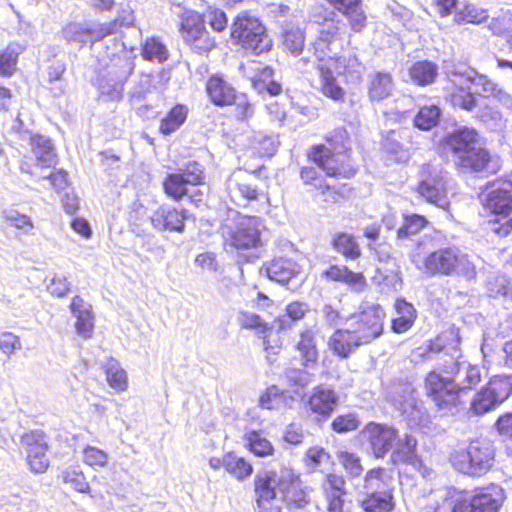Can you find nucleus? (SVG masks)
<instances>
[{
	"mask_svg": "<svg viewBox=\"0 0 512 512\" xmlns=\"http://www.w3.org/2000/svg\"><path fill=\"white\" fill-rule=\"evenodd\" d=\"M478 366L453 360L443 365V371H430L424 380L426 396L442 415H455L464 410L469 392L481 382Z\"/></svg>",
	"mask_w": 512,
	"mask_h": 512,
	"instance_id": "nucleus-1",
	"label": "nucleus"
},
{
	"mask_svg": "<svg viewBox=\"0 0 512 512\" xmlns=\"http://www.w3.org/2000/svg\"><path fill=\"white\" fill-rule=\"evenodd\" d=\"M428 276H463L473 279L476 275L475 266L456 246H438L429 256H426L424 266L420 270Z\"/></svg>",
	"mask_w": 512,
	"mask_h": 512,
	"instance_id": "nucleus-2",
	"label": "nucleus"
},
{
	"mask_svg": "<svg viewBox=\"0 0 512 512\" xmlns=\"http://www.w3.org/2000/svg\"><path fill=\"white\" fill-rule=\"evenodd\" d=\"M450 461L457 471L469 476L480 477L494 465L495 449L489 440L475 439L470 441L467 448L452 453Z\"/></svg>",
	"mask_w": 512,
	"mask_h": 512,
	"instance_id": "nucleus-3",
	"label": "nucleus"
},
{
	"mask_svg": "<svg viewBox=\"0 0 512 512\" xmlns=\"http://www.w3.org/2000/svg\"><path fill=\"white\" fill-rule=\"evenodd\" d=\"M231 37L245 50L259 55L272 47V40L260 20L246 12L240 13L231 27Z\"/></svg>",
	"mask_w": 512,
	"mask_h": 512,
	"instance_id": "nucleus-4",
	"label": "nucleus"
},
{
	"mask_svg": "<svg viewBox=\"0 0 512 512\" xmlns=\"http://www.w3.org/2000/svg\"><path fill=\"white\" fill-rule=\"evenodd\" d=\"M413 385L404 380H395L386 390V398L409 421L411 425L428 422V411L424 403L417 399Z\"/></svg>",
	"mask_w": 512,
	"mask_h": 512,
	"instance_id": "nucleus-5",
	"label": "nucleus"
},
{
	"mask_svg": "<svg viewBox=\"0 0 512 512\" xmlns=\"http://www.w3.org/2000/svg\"><path fill=\"white\" fill-rule=\"evenodd\" d=\"M487 206L492 212L491 231L501 237L507 236L512 230V172L490 192Z\"/></svg>",
	"mask_w": 512,
	"mask_h": 512,
	"instance_id": "nucleus-6",
	"label": "nucleus"
},
{
	"mask_svg": "<svg viewBox=\"0 0 512 512\" xmlns=\"http://www.w3.org/2000/svg\"><path fill=\"white\" fill-rule=\"evenodd\" d=\"M263 229L264 225L260 218L241 216L233 225H225L222 228V235L226 246L237 251H245L256 249L262 245Z\"/></svg>",
	"mask_w": 512,
	"mask_h": 512,
	"instance_id": "nucleus-7",
	"label": "nucleus"
},
{
	"mask_svg": "<svg viewBox=\"0 0 512 512\" xmlns=\"http://www.w3.org/2000/svg\"><path fill=\"white\" fill-rule=\"evenodd\" d=\"M512 394V375H497L477 392L470 403L475 415H483L506 401Z\"/></svg>",
	"mask_w": 512,
	"mask_h": 512,
	"instance_id": "nucleus-8",
	"label": "nucleus"
},
{
	"mask_svg": "<svg viewBox=\"0 0 512 512\" xmlns=\"http://www.w3.org/2000/svg\"><path fill=\"white\" fill-rule=\"evenodd\" d=\"M418 192L428 202L446 209L449 206L447 197V173L439 165L427 163L419 171Z\"/></svg>",
	"mask_w": 512,
	"mask_h": 512,
	"instance_id": "nucleus-9",
	"label": "nucleus"
},
{
	"mask_svg": "<svg viewBox=\"0 0 512 512\" xmlns=\"http://www.w3.org/2000/svg\"><path fill=\"white\" fill-rule=\"evenodd\" d=\"M298 477L289 467L281 466L278 470L258 472L255 476V493L257 503L260 506L262 501L269 502L276 498L277 493L282 496L293 487V482Z\"/></svg>",
	"mask_w": 512,
	"mask_h": 512,
	"instance_id": "nucleus-10",
	"label": "nucleus"
},
{
	"mask_svg": "<svg viewBox=\"0 0 512 512\" xmlns=\"http://www.w3.org/2000/svg\"><path fill=\"white\" fill-rule=\"evenodd\" d=\"M308 156L327 176L349 179L356 173L347 153L332 152L325 145L312 147Z\"/></svg>",
	"mask_w": 512,
	"mask_h": 512,
	"instance_id": "nucleus-11",
	"label": "nucleus"
},
{
	"mask_svg": "<svg viewBox=\"0 0 512 512\" xmlns=\"http://www.w3.org/2000/svg\"><path fill=\"white\" fill-rule=\"evenodd\" d=\"M505 499L498 485L477 488L470 497L457 501L452 512H498Z\"/></svg>",
	"mask_w": 512,
	"mask_h": 512,
	"instance_id": "nucleus-12",
	"label": "nucleus"
},
{
	"mask_svg": "<svg viewBox=\"0 0 512 512\" xmlns=\"http://www.w3.org/2000/svg\"><path fill=\"white\" fill-rule=\"evenodd\" d=\"M180 32L184 42L194 53L203 55L216 46L214 38L210 36L200 15L192 11L182 19Z\"/></svg>",
	"mask_w": 512,
	"mask_h": 512,
	"instance_id": "nucleus-13",
	"label": "nucleus"
},
{
	"mask_svg": "<svg viewBox=\"0 0 512 512\" xmlns=\"http://www.w3.org/2000/svg\"><path fill=\"white\" fill-rule=\"evenodd\" d=\"M384 317L385 312L380 305H366L358 315L352 317L350 328L366 344L381 335Z\"/></svg>",
	"mask_w": 512,
	"mask_h": 512,
	"instance_id": "nucleus-14",
	"label": "nucleus"
},
{
	"mask_svg": "<svg viewBox=\"0 0 512 512\" xmlns=\"http://www.w3.org/2000/svg\"><path fill=\"white\" fill-rule=\"evenodd\" d=\"M474 77H476V71L462 65L455 66L448 72L449 81L456 88V91L450 95L453 106L467 111H472L476 107L475 96L469 92Z\"/></svg>",
	"mask_w": 512,
	"mask_h": 512,
	"instance_id": "nucleus-15",
	"label": "nucleus"
},
{
	"mask_svg": "<svg viewBox=\"0 0 512 512\" xmlns=\"http://www.w3.org/2000/svg\"><path fill=\"white\" fill-rule=\"evenodd\" d=\"M455 165L464 172L488 176L497 173L501 168V160L497 155L481 146H477L469 153L455 158Z\"/></svg>",
	"mask_w": 512,
	"mask_h": 512,
	"instance_id": "nucleus-16",
	"label": "nucleus"
},
{
	"mask_svg": "<svg viewBox=\"0 0 512 512\" xmlns=\"http://www.w3.org/2000/svg\"><path fill=\"white\" fill-rule=\"evenodd\" d=\"M21 444L25 447L30 469L35 473H43L49 467L47 457V436L41 430H33L24 434Z\"/></svg>",
	"mask_w": 512,
	"mask_h": 512,
	"instance_id": "nucleus-17",
	"label": "nucleus"
},
{
	"mask_svg": "<svg viewBox=\"0 0 512 512\" xmlns=\"http://www.w3.org/2000/svg\"><path fill=\"white\" fill-rule=\"evenodd\" d=\"M339 27L332 19H325L324 24L319 29V35L314 42L311 43V49L314 56L320 62H326L325 66H330L336 52L333 50Z\"/></svg>",
	"mask_w": 512,
	"mask_h": 512,
	"instance_id": "nucleus-18",
	"label": "nucleus"
},
{
	"mask_svg": "<svg viewBox=\"0 0 512 512\" xmlns=\"http://www.w3.org/2000/svg\"><path fill=\"white\" fill-rule=\"evenodd\" d=\"M253 177L245 171L233 172L226 181V190L233 202L238 205L256 200L258 197L257 186L253 184Z\"/></svg>",
	"mask_w": 512,
	"mask_h": 512,
	"instance_id": "nucleus-19",
	"label": "nucleus"
},
{
	"mask_svg": "<svg viewBox=\"0 0 512 512\" xmlns=\"http://www.w3.org/2000/svg\"><path fill=\"white\" fill-rule=\"evenodd\" d=\"M364 435L377 458L384 457L393 449L397 439V431L393 427L376 423L368 424Z\"/></svg>",
	"mask_w": 512,
	"mask_h": 512,
	"instance_id": "nucleus-20",
	"label": "nucleus"
},
{
	"mask_svg": "<svg viewBox=\"0 0 512 512\" xmlns=\"http://www.w3.org/2000/svg\"><path fill=\"white\" fill-rule=\"evenodd\" d=\"M152 226L160 232H183L184 221L187 219V211L178 210L170 205H162L151 215Z\"/></svg>",
	"mask_w": 512,
	"mask_h": 512,
	"instance_id": "nucleus-21",
	"label": "nucleus"
},
{
	"mask_svg": "<svg viewBox=\"0 0 512 512\" xmlns=\"http://www.w3.org/2000/svg\"><path fill=\"white\" fill-rule=\"evenodd\" d=\"M445 146L455 158L469 153L481 144V136L478 131L470 127H460L449 133L444 140Z\"/></svg>",
	"mask_w": 512,
	"mask_h": 512,
	"instance_id": "nucleus-22",
	"label": "nucleus"
},
{
	"mask_svg": "<svg viewBox=\"0 0 512 512\" xmlns=\"http://www.w3.org/2000/svg\"><path fill=\"white\" fill-rule=\"evenodd\" d=\"M338 395L333 389L319 385L312 389L307 407L315 415L317 421L327 419L338 405Z\"/></svg>",
	"mask_w": 512,
	"mask_h": 512,
	"instance_id": "nucleus-23",
	"label": "nucleus"
},
{
	"mask_svg": "<svg viewBox=\"0 0 512 512\" xmlns=\"http://www.w3.org/2000/svg\"><path fill=\"white\" fill-rule=\"evenodd\" d=\"M114 48L111 53L107 52V57L110 59V62L105 64V68L109 70L110 74H117L118 83L125 84L129 76L132 74L135 63L133 59L123 53L126 49L125 44L117 39H114Z\"/></svg>",
	"mask_w": 512,
	"mask_h": 512,
	"instance_id": "nucleus-24",
	"label": "nucleus"
},
{
	"mask_svg": "<svg viewBox=\"0 0 512 512\" xmlns=\"http://www.w3.org/2000/svg\"><path fill=\"white\" fill-rule=\"evenodd\" d=\"M369 248L375 252L378 261L387 266L384 275V281L388 282L395 290L401 287L402 280L399 272V265L394 256L393 248L388 243H378L376 245L368 244Z\"/></svg>",
	"mask_w": 512,
	"mask_h": 512,
	"instance_id": "nucleus-25",
	"label": "nucleus"
},
{
	"mask_svg": "<svg viewBox=\"0 0 512 512\" xmlns=\"http://www.w3.org/2000/svg\"><path fill=\"white\" fill-rule=\"evenodd\" d=\"M394 81L388 72H372L367 77L368 97L372 102H380L392 95Z\"/></svg>",
	"mask_w": 512,
	"mask_h": 512,
	"instance_id": "nucleus-26",
	"label": "nucleus"
},
{
	"mask_svg": "<svg viewBox=\"0 0 512 512\" xmlns=\"http://www.w3.org/2000/svg\"><path fill=\"white\" fill-rule=\"evenodd\" d=\"M301 267L289 258H277L272 260L267 268L268 277L282 285L288 284L300 274Z\"/></svg>",
	"mask_w": 512,
	"mask_h": 512,
	"instance_id": "nucleus-27",
	"label": "nucleus"
},
{
	"mask_svg": "<svg viewBox=\"0 0 512 512\" xmlns=\"http://www.w3.org/2000/svg\"><path fill=\"white\" fill-rule=\"evenodd\" d=\"M442 237L439 232L434 231L419 238L409 252L410 261L420 271L426 261V256L434 252L441 245Z\"/></svg>",
	"mask_w": 512,
	"mask_h": 512,
	"instance_id": "nucleus-28",
	"label": "nucleus"
},
{
	"mask_svg": "<svg viewBox=\"0 0 512 512\" xmlns=\"http://www.w3.org/2000/svg\"><path fill=\"white\" fill-rule=\"evenodd\" d=\"M29 145L34 155L35 166L50 168L57 162V155L51 140L42 135L30 136Z\"/></svg>",
	"mask_w": 512,
	"mask_h": 512,
	"instance_id": "nucleus-29",
	"label": "nucleus"
},
{
	"mask_svg": "<svg viewBox=\"0 0 512 512\" xmlns=\"http://www.w3.org/2000/svg\"><path fill=\"white\" fill-rule=\"evenodd\" d=\"M70 308L76 318L75 327L78 335L83 338H90L94 328V317L92 315L91 306L80 296H75L72 299Z\"/></svg>",
	"mask_w": 512,
	"mask_h": 512,
	"instance_id": "nucleus-30",
	"label": "nucleus"
},
{
	"mask_svg": "<svg viewBox=\"0 0 512 512\" xmlns=\"http://www.w3.org/2000/svg\"><path fill=\"white\" fill-rule=\"evenodd\" d=\"M362 344L364 343L350 327L335 331L329 340L330 349L341 358H347L356 347Z\"/></svg>",
	"mask_w": 512,
	"mask_h": 512,
	"instance_id": "nucleus-31",
	"label": "nucleus"
},
{
	"mask_svg": "<svg viewBox=\"0 0 512 512\" xmlns=\"http://www.w3.org/2000/svg\"><path fill=\"white\" fill-rule=\"evenodd\" d=\"M211 101L217 106L231 105L236 100L235 89L219 76H212L206 84Z\"/></svg>",
	"mask_w": 512,
	"mask_h": 512,
	"instance_id": "nucleus-32",
	"label": "nucleus"
},
{
	"mask_svg": "<svg viewBox=\"0 0 512 512\" xmlns=\"http://www.w3.org/2000/svg\"><path fill=\"white\" fill-rule=\"evenodd\" d=\"M328 280L341 282L360 292L366 286V280L362 273H355L347 266L332 265L322 273Z\"/></svg>",
	"mask_w": 512,
	"mask_h": 512,
	"instance_id": "nucleus-33",
	"label": "nucleus"
},
{
	"mask_svg": "<svg viewBox=\"0 0 512 512\" xmlns=\"http://www.w3.org/2000/svg\"><path fill=\"white\" fill-rule=\"evenodd\" d=\"M358 503L364 512H392L395 508L392 492L360 494Z\"/></svg>",
	"mask_w": 512,
	"mask_h": 512,
	"instance_id": "nucleus-34",
	"label": "nucleus"
},
{
	"mask_svg": "<svg viewBox=\"0 0 512 512\" xmlns=\"http://www.w3.org/2000/svg\"><path fill=\"white\" fill-rule=\"evenodd\" d=\"M379 492H392L391 477H389L386 469L373 468L369 470L365 477L360 494H375Z\"/></svg>",
	"mask_w": 512,
	"mask_h": 512,
	"instance_id": "nucleus-35",
	"label": "nucleus"
},
{
	"mask_svg": "<svg viewBox=\"0 0 512 512\" xmlns=\"http://www.w3.org/2000/svg\"><path fill=\"white\" fill-rule=\"evenodd\" d=\"M337 10L345 14L351 28L360 32L366 24V16L360 5V0H328Z\"/></svg>",
	"mask_w": 512,
	"mask_h": 512,
	"instance_id": "nucleus-36",
	"label": "nucleus"
},
{
	"mask_svg": "<svg viewBox=\"0 0 512 512\" xmlns=\"http://www.w3.org/2000/svg\"><path fill=\"white\" fill-rule=\"evenodd\" d=\"M394 307L397 316L392 321V328L396 333L406 332L415 321L416 310L411 303L404 299H397Z\"/></svg>",
	"mask_w": 512,
	"mask_h": 512,
	"instance_id": "nucleus-37",
	"label": "nucleus"
},
{
	"mask_svg": "<svg viewBox=\"0 0 512 512\" xmlns=\"http://www.w3.org/2000/svg\"><path fill=\"white\" fill-rule=\"evenodd\" d=\"M296 348L299 352L300 360L305 367H312L317 363L318 349L315 334L312 330L308 329L301 333Z\"/></svg>",
	"mask_w": 512,
	"mask_h": 512,
	"instance_id": "nucleus-38",
	"label": "nucleus"
},
{
	"mask_svg": "<svg viewBox=\"0 0 512 512\" xmlns=\"http://www.w3.org/2000/svg\"><path fill=\"white\" fill-rule=\"evenodd\" d=\"M331 244L333 249L347 259L356 260L361 256V249L352 234L337 232L333 235Z\"/></svg>",
	"mask_w": 512,
	"mask_h": 512,
	"instance_id": "nucleus-39",
	"label": "nucleus"
},
{
	"mask_svg": "<svg viewBox=\"0 0 512 512\" xmlns=\"http://www.w3.org/2000/svg\"><path fill=\"white\" fill-rule=\"evenodd\" d=\"M409 75L411 80L419 86L430 85L438 75V67L431 61H418L410 67Z\"/></svg>",
	"mask_w": 512,
	"mask_h": 512,
	"instance_id": "nucleus-40",
	"label": "nucleus"
},
{
	"mask_svg": "<svg viewBox=\"0 0 512 512\" xmlns=\"http://www.w3.org/2000/svg\"><path fill=\"white\" fill-rule=\"evenodd\" d=\"M417 440L408 434L403 438L397 434V439L393 447L392 459L394 463L397 462H412L416 456Z\"/></svg>",
	"mask_w": 512,
	"mask_h": 512,
	"instance_id": "nucleus-41",
	"label": "nucleus"
},
{
	"mask_svg": "<svg viewBox=\"0 0 512 512\" xmlns=\"http://www.w3.org/2000/svg\"><path fill=\"white\" fill-rule=\"evenodd\" d=\"M330 66L318 65V70L321 79L322 92L325 96L335 100L341 101L344 99V90L336 83L333 72Z\"/></svg>",
	"mask_w": 512,
	"mask_h": 512,
	"instance_id": "nucleus-42",
	"label": "nucleus"
},
{
	"mask_svg": "<svg viewBox=\"0 0 512 512\" xmlns=\"http://www.w3.org/2000/svg\"><path fill=\"white\" fill-rule=\"evenodd\" d=\"M428 225V220L419 214L403 215V222L397 229V240L402 241L418 234Z\"/></svg>",
	"mask_w": 512,
	"mask_h": 512,
	"instance_id": "nucleus-43",
	"label": "nucleus"
},
{
	"mask_svg": "<svg viewBox=\"0 0 512 512\" xmlns=\"http://www.w3.org/2000/svg\"><path fill=\"white\" fill-rule=\"evenodd\" d=\"M188 109L184 105L173 107L165 118L162 119L159 130L164 135L175 132L186 121Z\"/></svg>",
	"mask_w": 512,
	"mask_h": 512,
	"instance_id": "nucleus-44",
	"label": "nucleus"
},
{
	"mask_svg": "<svg viewBox=\"0 0 512 512\" xmlns=\"http://www.w3.org/2000/svg\"><path fill=\"white\" fill-rule=\"evenodd\" d=\"M223 467L238 480L249 477L253 472L252 465L234 453H228L224 456Z\"/></svg>",
	"mask_w": 512,
	"mask_h": 512,
	"instance_id": "nucleus-45",
	"label": "nucleus"
},
{
	"mask_svg": "<svg viewBox=\"0 0 512 512\" xmlns=\"http://www.w3.org/2000/svg\"><path fill=\"white\" fill-rule=\"evenodd\" d=\"M283 47L294 56L302 53L305 45V35L300 27L286 26L283 33Z\"/></svg>",
	"mask_w": 512,
	"mask_h": 512,
	"instance_id": "nucleus-46",
	"label": "nucleus"
},
{
	"mask_svg": "<svg viewBox=\"0 0 512 512\" xmlns=\"http://www.w3.org/2000/svg\"><path fill=\"white\" fill-rule=\"evenodd\" d=\"M441 110L436 105L424 106L414 117V125L420 130L428 131L438 125Z\"/></svg>",
	"mask_w": 512,
	"mask_h": 512,
	"instance_id": "nucleus-47",
	"label": "nucleus"
},
{
	"mask_svg": "<svg viewBox=\"0 0 512 512\" xmlns=\"http://www.w3.org/2000/svg\"><path fill=\"white\" fill-rule=\"evenodd\" d=\"M62 37L68 43H76L80 46L91 42L90 27L80 23H69L62 29Z\"/></svg>",
	"mask_w": 512,
	"mask_h": 512,
	"instance_id": "nucleus-48",
	"label": "nucleus"
},
{
	"mask_svg": "<svg viewBox=\"0 0 512 512\" xmlns=\"http://www.w3.org/2000/svg\"><path fill=\"white\" fill-rule=\"evenodd\" d=\"M104 368L109 385L118 391L125 390L127 387V376L119 362L115 359H109Z\"/></svg>",
	"mask_w": 512,
	"mask_h": 512,
	"instance_id": "nucleus-49",
	"label": "nucleus"
},
{
	"mask_svg": "<svg viewBox=\"0 0 512 512\" xmlns=\"http://www.w3.org/2000/svg\"><path fill=\"white\" fill-rule=\"evenodd\" d=\"M246 446L258 457L271 455L274 448L271 442L257 431H251L245 435Z\"/></svg>",
	"mask_w": 512,
	"mask_h": 512,
	"instance_id": "nucleus-50",
	"label": "nucleus"
},
{
	"mask_svg": "<svg viewBox=\"0 0 512 512\" xmlns=\"http://www.w3.org/2000/svg\"><path fill=\"white\" fill-rule=\"evenodd\" d=\"M20 51V45L15 43L9 44L0 51V75L11 76L14 73Z\"/></svg>",
	"mask_w": 512,
	"mask_h": 512,
	"instance_id": "nucleus-51",
	"label": "nucleus"
},
{
	"mask_svg": "<svg viewBox=\"0 0 512 512\" xmlns=\"http://www.w3.org/2000/svg\"><path fill=\"white\" fill-rule=\"evenodd\" d=\"M142 56L149 61L165 62L169 57L166 46L157 38L147 39L142 48Z\"/></svg>",
	"mask_w": 512,
	"mask_h": 512,
	"instance_id": "nucleus-52",
	"label": "nucleus"
},
{
	"mask_svg": "<svg viewBox=\"0 0 512 512\" xmlns=\"http://www.w3.org/2000/svg\"><path fill=\"white\" fill-rule=\"evenodd\" d=\"M488 18V11L474 4L465 5L464 8L455 15V21L459 24L462 22L480 24Z\"/></svg>",
	"mask_w": 512,
	"mask_h": 512,
	"instance_id": "nucleus-53",
	"label": "nucleus"
},
{
	"mask_svg": "<svg viewBox=\"0 0 512 512\" xmlns=\"http://www.w3.org/2000/svg\"><path fill=\"white\" fill-rule=\"evenodd\" d=\"M163 186L166 194L175 200H179L189 193V185L178 173L169 174L164 180Z\"/></svg>",
	"mask_w": 512,
	"mask_h": 512,
	"instance_id": "nucleus-54",
	"label": "nucleus"
},
{
	"mask_svg": "<svg viewBox=\"0 0 512 512\" xmlns=\"http://www.w3.org/2000/svg\"><path fill=\"white\" fill-rule=\"evenodd\" d=\"M408 130L403 129L400 131H389L385 138L383 139V147L384 149L391 154L397 155L399 160H406L408 154L403 149V145L400 143L399 139H402Z\"/></svg>",
	"mask_w": 512,
	"mask_h": 512,
	"instance_id": "nucleus-55",
	"label": "nucleus"
},
{
	"mask_svg": "<svg viewBox=\"0 0 512 512\" xmlns=\"http://www.w3.org/2000/svg\"><path fill=\"white\" fill-rule=\"evenodd\" d=\"M61 477L63 482L71 485V487L80 493H89L90 486L81 470L77 467H70L62 471Z\"/></svg>",
	"mask_w": 512,
	"mask_h": 512,
	"instance_id": "nucleus-56",
	"label": "nucleus"
},
{
	"mask_svg": "<svg viewBox=\"0 0 512 512\" xmlns=\"http://www.w3.org/2000/svg\"><path fill=\"white\" fill-rule=\"evenodd\" d=\"M330 454L322 447L314 446L305 453V463L310 471L320 470L322 466L330 463Z\"/></svg>",
	"mask_w": 512,
	"mask_h": 512,
	"instance_id": "nucleus-57",
	"label": "nucleus"
},
{
	"mask_svg": "<svg viewBox=\"0 0 512 512\" xmlns=\"http://www.w3.org/2000/svg\"><path fill=\"white\" fill-rule=\"evenodd\" d=\"M253 148L262 156H272L278 148V141L274 135L257 132L252 137Z\"/></svg>",
	"mask_w": 512,
	"mask_h": 512,
	"instance_id": "nucleus-58",
	"label": "nucleus"
},
{
	"mask_svg": "<svg viewBox=\"0 0 512 512\" xmlns=\"http://www.w3.org/2000/svg\"><path fill=\"white\" fill-rule=\"evenodd\" d=\"M273 75L272 68L266 66L262 69L259 79L253 81L254 88L261 92L266 90L270 95H279L282 91L281 85L270 78Z\"/></svg>",
	"mask_w": 512,
	"mask_h": 512,
	"instance_id": "nucleus-59",
	"label": "nucleus"
},
{
	"mask_svg": "<svg viewBox=\"0 0 512 512\" xmlns=\"http://www.w3.org/2000/svg\"><path fill=\"white\" fill-rule=\"evenodd\" d=\"M185 182L190 186H197L204 183L205 173L201 164L198 162H189L178 172Z\"/></svg>",
	"mask_w": 512,
	"mask_h": 512,
	"instance_id": "nucleus-60",
	"label": "nucleus"
},
{
	"mask_svg": "<svg viewBox=\"0 0 512 512\" xmlns=\"http://www.w3.org/2000/svg\"><path fill=\"white\" fill-rule=\"evenodd\" d=\"M124 84L110 80L108 77L98 76V88L101 95L109 100L118 101L123 97Z\"/></svg>",
	"mask_w": 512,
	"mask_h": 512,
	"instance_id": "nucleus-61",
	"label": "nucleus"
},
{
	"mask_svg": "<svg viewBox=\"0 0 512 512\" xmlns=\"http://www.w3.org/2000/svg\"><path fill=\"white\" fill-rule=\"evenodd\" d=\"M489 29L493 34L508 36L512 33V12L507 10L501 12L497 17L492 18Z\"/></svg>",
	"mask_w": 512,
	"mask_h": 512,
	"instance_id": "nucleus-62",
	"label": "nucleus"
},
{
	"mask_svg": "<svg viewBox=\"0 0 512 512\" xmlns=\"http://www.w3.org/2000/svg\"><path fill=\"white\" fill-rule=\"evenodd\" d=\"M337 458L340 464L344 467L345 471L351 477H358L363 472V466L361 464V459L354 453H350L347 451H340L337 454Z\"/></svg>",
	"mask_w": 512,
	"mask_h": 512,
	"instance_id": "nucleus-63",
	"label": "nucleus"
},
{
	"mask_svg": "<svg viewBox=\"0 0 512 512\" xmlns=\"http://www.w3.org/2000/svg\"><path fill=\"white\" fill-rule=\"evenodd\" d=\"M238 323L242 328L255 330L258 334H265L268 330V325L265 321L259 315L252 312H240Z\"/></svg>",
	"mask_w": 512,
	"mask_h": 512,
	"instance_id": "nucleus-64",
	"label": "nucleus"
}]
</instances>
